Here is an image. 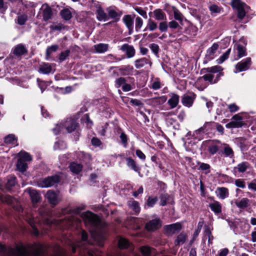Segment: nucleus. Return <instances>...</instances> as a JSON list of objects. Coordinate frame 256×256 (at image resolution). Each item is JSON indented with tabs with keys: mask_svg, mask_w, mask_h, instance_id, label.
Returning a JSON list of instances; mask_svg holds the SVG:
<instances>
[{
	"mask_svg": "<svg viewBox=\"0 0 256 256\" xmlns=\"http://www.w3.org/2000/svg\"><path fill=\"white\" fill-rule=\"evenodd\" d=\"M80 216L85 226L90 228V232L92 236L96 234L98 230L101 226L102 220L100 216L90 210L83 212Z\"/></svg>",
	"mask_w": 256,
	"mask_h": 256,
	"instance_id": "obj_1",
	"label": "nucleus"
},
{
	"mask_svg": "<svg viewBox=\"0 0 256 256\" xmlns=\"http://www.w3.org/2000/svg\"><path fill=\"white\" fill-rule=\"evenodd\" d=\"M35 248L32 252L33 256H42L45 252L44 246L40 242H34ZM17 256H29L28 250L22 244L17 245Z\"/></svg>",
	"mask_w": 256,
	"mask_h": 256,
	"instance_id": "obj_2",
	"label": "nucleus"
},
{
	"mask_svg": "<svg viewBox=\"0 0 256 256\" xmlns=\"http://www.w3.org/2000/svg\"><path fill=\"white\" fill-rule=\"evenodd\" d=\"M60 178L58 174L48 176L44 178L40 183L42 188H48L54 186L60 182Z\"/></svg>",
	"mask_w": 256,
	"mask_h": 256,
	"instance_id": "obj_3",
	"label": "nucleus"
},
{
	"mask_svg": "<svg viewBox=\"0 0 256 256\" xmlns=\"http://www.w3.org/2000/svg\"><path fill=\"white\" fill-rule=\"evenodd\" d=\"M231 6L233 8L237 10L238 18L240 20H242L246 16V12L244 10L246 4L240 0H232Z\"/></svg>",
	"mask_w": 256,
	"mask_h": 256,
	"instance_id": "obj_4",
	"label": "nucleus"
},
{
	"mask_svg": "<svg viewBox=\"0 0 256 256\" xmlns=\"http://www.w3.org/2000/svg\"><path fill=\"white\" fill-rule=\"evenodd\" d=\"M63 126L66 128L68 133H71L77 130L80 124L76 119L74 118H67L62 124Z\"/></svg>",
	"mask_w": 256,
	"mask_h": 256,
	"instance_id": "obj_5",
	"label": "nucleus"
},
{
	"mask_svg": "<svg viewBox=\"0 0 256 256\" xmlns=\"http://www.w3.org/2000/svg\"><path fill=\"white\" fill-rule=\"evenodd\" d=\"M106 12H108V19L110 18L113 20L108 22V23L104 24V25L106 26L110 25L114 22H118L120 20V16L122 14V12L118 10L116 11L114 9H110L108 8L106 9Z\"/></svg>",
	"mask_w": 256,
	"mask_h": 256,
	"instance_id": "obj_6",
	"label": "nucleus"
},
{
	"mask_svg": "<svg viewBox=\"0 0 256 256\" xmlns=\"http://www.w3.org/2000/svg\"><path fill=\"white\" fill-rule=\"evenodd\" d=\"M182 228V225L180 222H176L170 224L166 225L164 226V230L165 234L168 235H172L178 232Z\"/></svg>",
	"mask_w": 256,
	"mask_h": 256,
	"instance_id": "obj_7",
	"label": "nucleus"
},
{
	"mask_svg": "<svg viewBox=\"0 0 256 256\" xmlns=\"http://www.w3.org/2000/svg\"><path fill=\"white\" fill-rule=\"evenodd\" d=\"M162 225V220L158 218H156L147 222L145 228L148 232H154L160 228Z\"/></svg>",
	"mask_w": 256,
	"mask_h": 256,
	"instance_id": "obj_8",
	"label": "nucleus"
},
{
	"mask_svg": "<svg viewBox=\"0 0 256 256\" xmlns=\"http://www.w3.org/2000/svg\"><path fill=\"white\" fill-rule=\"evenodd\" d=\"M136 16L134 14L124 15L122 18V21L126 24L128 30V34H131L133 32L134 29V20Z\"/></svg>",
	"mask_w": 256,
	"mask_h": 256,
	"instance_id": "obj_9",
	"label": "nucleus"
},
{
	"mask_svg": "<svg viewBox=\"0 0 256 256\" xmlns=\"http://www.w3.org/2000/svg\"><path fill=\"white\" fill-rule=\"evenodd\" d=\"M46 198L48 202L54 206H56L60 202L58 194L54 190H48L46 194Z\"/></svg>",
	"mask_w": 256,
	"mask_h": 256,
	"instance_id": "obj_10",
	"label": "nucleus"
},
{
	"mask_svg": "<svg viewBox=\"0 0 256 256\" xmlns=\"http://www.w3.org/2000/svg\"><path fill=\"white\" fill-rule=\"evenodd\" d=\"M196 97V95L194 92L184 94L182 98V102L184 106L190 108L192 106Z\"/></svg>",
	"mask_w": 256,
	"mask_h": 256,
	"instance_id": "obj_11",
	"label": "nucleus"
},
{
	"mask_svg": "<svg viewBox=\"0 0 256 256\" xmlns=\"http://www.w3.org/2000/svg\"><path fill=\"white\" fill-rule=\"evenodd\" d=\"M0 253L9 256H17V245L15 248H12L10 246L6 247V245L0 244Z\"/></svg>",
	"mask_w": 256,
	"mask_h": 256,
	"instance_id": "obj_12",
	"label": "nucleus"
},
{
	"mask_svg": "<svg viewBox=\"0 0 256 256\" xmlns=\"http://www.w3.org/2000/svg\"><path fill=\"white\" fill-rule=\"evenodd\" d=\"M251 64V58H247L238 63L236 66V68L239 72L245 71L250 68Z\"/></svg>",
	"mask_w": 256,
	"mask_h": 256,
	"instance_id": "obj_13",
	"label": "nucleus"
},
{
	"mask_svg": "<svg viewBox=\"0 0 256 256\" xmlns=\"http://www.w3.org/2000/svg\"><path fill=\"white\" fill-rule=\"evenodd\" d=\"M28 50L26 46L22 44L16 45L14 50L13 54L17 57H20L22 55L27 54Z\"/></svg>",
	"mask_w": 256,
	"mask_h": 256,
	"instance_id": "obj_14",
	"label": "nucleus"
},
{
	"mask_svg": "<svg viewBox=\"0 0 256 256\" xmlns=\"http://www.w3.org/2000/svg\"><path fill=\"white\" fill-rule=\"evenodd\" d=\"M126 165L128 166L134 172L138 173H140L141 168L138 164H137L136 162L131 157H128L126 158Z\"/></svg>",
	"mask_w": 256,
	"mask_h": 256,
	"instance_id": "obj_15",
	"label": "nucleus"
},
{
	"mask_svg": "<svg viewBox=\"0 0 256 256\" xmlns=\"http://www.w3.org/2000/svg\"><path fill=\"white\" fill-rule=\"evenodd\" d=\"M120 50L126 52V57L131 58L133 57L136 53L135 50L132 46L128 44H124L120 48Z\"/></svg>",
	"mask_w": 256,
	"mask_h": 256,
	"instance_id": "obj_16",
	"label": "nucleus"
},
{
	"mask_svg": "<svg viewBox=\"0 0 256 256\" xmlns=\"http://www.w3.org/2000/svg\"><path fill=\"white\" fill-rule=\"evenodd\" d=\"M28 191L30 198L33 204H37L41 198V196L38 191L31 188H28Z\"/></svg>",
	"mask_w": 256,
	"mask_h": 256,
	"instance_id": "obj_17",
	"label": "nucleus"
},
{
	"mask_svg": "<svg viewBox=\"0 0 256 256\" xmlns=\"http://www.w3.org/2000/svg\"><path fill=\"white\" fill-rule=\"evenodd\" d=\"M96 18L98 21L107 20H108V14H106L101 6H98L96 10Z\"/></svg>",
	"mask_w": 256,
	"mask_h": 256,
	"instance_id": "obj_18",
	"label": "nucleus"
},
{
	"mask_svg": "<svg viewBox=\"0 0 256 256\" xmlns=\"http://www.w3.org/2000/svg\"><path fill=\"white\" fill-rule=\"evenodd\" d=\"M214 200V202L210 203L208 206L215 214H219L222 212V206L221 204L216 200H214V198H212Z\"/></svg>",
	"mask_w": 256,
	"mask_h": 256,
	"instance_id": "obj_19",
	"label": "nucleus"
},
{
	"mask_svg": "<svg viewBox=\"0 0 256 256\" xmlns=\"http://www.w3.org/2000/svg\"><path fill=\"white\" fill-rule=\"evenodd\" d=\"M44 6H46V8L42 11L43 20L46 22L52 18L53 13L52 8L47 4H45Z\"/></svg>",
	"mask_w": 256,
	"mask_h": 256,
	"instance_id": "obj_20",
	"label": "nucleus"
},
{
	"mask_svg": "<svg viewBox=\"0 0 256 256\" xmlns=\"http://www.w3.org/2000/svg\"><path fill=\"white\" fill-rule=\"evenodd\" d=\"M234 204L238 208L244 210L250 206V200L248 198H244L240 200H236Z\"/></svg>",
	"mask_w": 256,
	"mask_h": 256,
	"instance_id": "obj_21",
	"label": "nucleus"
},
{
	"mask_svg": "<svg viewBox=\"0 0 256 256\" xmlns=\"http://www.w3.org/2000/svg\"><path fill=\"white\" fill-rule=\"evenodd\" d=\"M216 193L218 197L224 200L228 196V190L224 187L217 188Z\"/></svg>",
	"mask_w": 256,
	"mask_h": 256,
	"instance_id": "obj_22",
	"label": "nucleus"
},
{
	"mask_svg": "<svg viewBox=\"0 0 256 256\" xmlns=\"http://www.w3.org/2000/svg\"><path fill=\"white\" fill-rule=\"evenodd\" d=\"M223 68L222 66H215L210 68H202L200 71V74H203L205 73H210L214 74L220 72V71H222Z\"/></svg>",
	"mask_w": 256,
	"mask_h": 256,
	"instance_id": "obj_23",
	"label": "nucleus"
},
{
	"mask_svg": "<svg viewBox=\"0 0 256 256\" xmlns=\"http://www.w3.org/2000/svg\"><path fill=\"white\" fill-rule=\"evenodd\" d=\"M16 166V170L22 174H24L28 168V163L22 162L20 159H18Z\"/></svg>",
	"mask_w": 256,
	"mask_h": 256,
	"instance_id": "obj_24",
	"label": "nucleus"
},
{
	"mask_svg": "<svg viewBox=\"0 0 256 256\" xmlns=\"http://www.w3.org/2000/svg\"><path fill=\"white\" fill-rule=\"evenodd\" d=\"M218 48V44L216 43H214L212 47L209 48L206 52V57L207 60H210L214 58V54L216 50Z\"/></svg>",
	"mask_w": 256,
	"mask_h": 256,
	"instance_id": "obj_25",
	"label": "nucleus"
},
{
	"mask_svg": "<svg viewBox=\"0 0 256 256\" xmlns=\"http://www.w3.org/2000/svg\"><path fill=\"white\" fill-rule=\"evenodd\" d=\"M52 67L51 64L48 63L44 62L40 65L38 72L42 74H48L51 72Z\"/></svg>",
	"mask_w": 256,
	"mask_h": 256,
	"instance_id": "obj_26",
	"label": "nucleus"
},
{
	"mask_svg": "<svg viewBox=\"0 0 256 256\" xmlns=\"http://www.w3.org/2000/svg\"><path fill=\"white\" fill-rule=\"evenodd\" d=\"M153 13L154 18L156 20H166V14L161 9H156L153 12Z\"/></svg>",
	"mask_w": 256,
	"mask_h": 256,
	"instance_id": "obj_27",
	"label": "nucleus"
},
{
	"mask_svg": "<svg viewBox=\"0 0 256 256\" xmlns=\"http://www.w3.org/2000/svg\"><path fill=\"white\" fill-rule=\"evenodd\" d=\"M82 165L75 162H71L69 166L70 171L75 174H78L82 169Z\"/></svg>",
	"mask_w": 256,
	"mask_h": 256,
	"instance_id": "obj_28",
	"label": "nucleus"
},
{
	"mask_svg": "<svg viewBox=\"0 0 256 256\" xmlns=\"http://www.w3.org/2000/svg\"><path fill=\"white\" fill-rule=\"evenodd\" d=\"M130 245V241L124 238H120L118 242V246L120 250H125L128 248Z\"/></svg>",
	"mask_w": 256,
	"mask_h": 256,
	"instance_id": "obj_29",
	"label": "nucleus"
},
{
	"mask_svg": "<svg viewBox=\"0 0 256 256\" xmlns=\"http://www.w3.org/2000/svg\"><path fill=\"white\" fill-rule=\"evenodd\" d=\"M250 166V164L248 162H243L238 164L236 166L234 167V170H237L238 172L243 173Z\"/></svg>",
	"mask_w": 256,
	"mask_h": 256,
	"instance_id": "obj_30",
	"label": "nucleus"
},
{
	"mask_svg": "<svg viewBox=\"0 0 256 256\" xmlns=\"http://www.w3.org/2000/svg\"><path fill=\"white\" fill-rule=\"evenodd\" d=\"M128 206L136 214H138L140 210L139 202L136 200L128 202Z\"/></svg>",
	"mask_w": 256,
	"mask_h": 256,
	"instance_id": "obj_31",
	"label": "nucleus"
},
{
	"mask_svg": "<svg viewBox=\"0 0 256 256\" xmlns=\"http://www.w3.org/2000/svg\"><path fill=\"white\" fill-rule=\"evenodd\" d=\"M179 102V96L176 94H173L170 98L168 100V103L172 108H176Z\"/></svg>",
	"mask_w": 256,
	"mask_h": 256,
	"instance_id": "obj_32",
	"label": "nucleus"
},
{
	"mask_svg": "<svg viewBox=\"0 0 256 256\" xmlns=\"http://www.w3.org/2000/svg\"><path fill=\"white\" fill-rule=\"evenodd\" d=\"M186 238L187 236L186 234L184 232L180 233L174 240V244L177 246L184 244L186 241Z\"/></svg>",
	"mask_w": 256,
	"mask_h": 256,
	"instance_id": "obj_33",
	"label": "nucleus"
},
{
	"mask_svg": "<svg viewBox=\"0 0 256 256\" xmlns=\"http://www.w3.org/2000/svg\"><path fill=\"white\" fill-rule=\"evenodd\" d=\"M18 158L22 160V162H28L32 160V157L30 154L26 152H20L18 154Z\"/></svg>",
	"mask_w": 256,
	"mask_h": 256,
	"instance_id": "obj_34",
	"label": "nucleus"
},
{
	"mask_svg": "<svg viewBox=\"0 0 256 256\" xmlns=\"http://www.w3.org/2000/svg\"><path fill=\"white\" fill-rule=\"evenodd\" d=\"M235 46L238 50L237 56L238 58L246 55V48L245 46L240 44H236Z\"/></svg>",
	"mask_w": 256,
	"mask_h": 256,
	"instance_id": "obj_35",
	"label": "nucleus"
},
{
	"mask_svg": "<svg viewBox=\"0 0 256 256\" xmlns=\"http://www.w3.org/2000/svg\"><path fill=\"white\" fill-rule=\"evenodd\" d=\"M198 134H196L195 132H194L192 136H191L190 132H188L186 135V137L187 138V139H190H190L192 140L190 142H188V144H196L198 143L199 141L201 140L200 138H198Z\"/></svg>",
	"mask_w": 256,
	"mask_h": 256,
	"instance_id": "obj_36",
	"label": "nucleus"
},
{
	"mask_svg": "<svg viewBox=\"0 0 256 256\" xmlns=\"http://www.w3.org/2000/svg\"><path fill=\"white\" fill-rule=\"evenodd\" d=\"M16 178L14 175L10 176L6 184V187L8 190H10L16 183Z\"/></svg>",
	"mask_w": 256,
	"mask_h": 256,
	"instance_id": "obj_37",
	"label": "nucleus"
},
{
	"mask_svg": "<svg viewBox=\"0 0 256 256\" xmlns=\"http://www.w3.org/2000/svg\"><path fill=\"white\" fill-rule=\"evenodd\" d=\"M62 18L65 20H69L72 18L71 12L68 8H64L60 12Z\"/></svg>",
	"mask_w": 256,
	"mask_h": 256,
	"instance_id": "obj_38",
	"label": "nucleus"
},
{
	"mask_svg": "<svg viewBox=\"0 0 256 256\" xmlns=\"http://www.w3.org/2000/svg\"><path fill=\"white\" fill-rule=\"evenodd\" d=\"M94 48L98 52L102 53L108 50V44H99L94 45Z\"/></svg>",
	"mask_w": 256,
	"mask_h": 256,
	"instance_id": "obj_39",
	"label": "nucleus"
},
{
	"mask_svg": "<svg viewBox=\"0 0 256 256\" xmlns=\"http://www.w3.org/2000/svg\"><path fill=\"white\" fill-rule=\"evenodd\" d=\"M116 132V134L120 139V142L123 144H126L128 140L127 135L120 128H118Z\"/></svg>",
	"mask_w": 256,
	"mask_h": 256,
	"instance_id": "obj_40",
	"label": "nucleus"
},
{
	"mask_svg": "<svg viewBox=\"0 0 256 256\" xmlns=\"http://www.w3.org/2000/svg\"><path fill=\"white\" fill-rule=\"evenodd\" d=\"M227 146L224 147L223 151L218 152V154H223L226 156H229L230 158H232L234 156L233 150L230 147L228 146L229 145Z\"/></svg>",
	"mask_w": 256,
	"mask_h": 256,
	"instance_id": "obj_41",
	"label": "nucleus"
},
{
	"mask_svg": "<svg viewBox=\"0 0 256 256\" xmlns=\"http://www.w3.org/2000/svg\"><path fill=\"white\" fill-rule=\"evenodd\" d=\"M197 164L200 166L199 168H198V170H206L205 174H209L210 172V166L209 164L201 162H198Z\"/></svg>",
	"mask_w": 256,
	"mask_h": 256,
	"instance_id": "obj_42",
	"label": "nucleus"
},
{
	"mask_svg": "<svg viewBox=\"0 0 256 256\" xmlns=\"http://www.w3.org/2000/svg\"><path fill=\"white\" fill-rule=\"evenodd\" d=\"M246 124L244 122H235L234 120H232L230 122L227 124H226V127L227 128H240L242 126H243Z\"/></svg>",
	"mask_w": 256,
	"mask_h": 256,
	"instance_id": "obj_43",
	"label": "nucleus"
},
{
	"mask_svg": "<svg viewBox=\"0 0 256 256\" xmlns=\"http://www.w3.org/2000/svg\"><path fill=\"white\" fill-rule=\"evenodd\" d=\"M170 195L168 193L161 194L160 196V205L162 206H165L168 204V201L169 200Z\"/></svg>",
	"mask_w": 256,
	"mask_h": 256,
	"instance_id": "obj_44",
	"label": "nucleus"
},
{
	"mask_svg": "<svg viewBox=\"0 0 256 256\" xmlns=\"http://www.w3.org/2000/svg\"><path fill=\"white\" fill-rule=\"evenodd\" d=\"M213 124L214 122H206L202 126L195 131L196 134H198L201 132H204L205 130L208 131L212 128Z\"/></svg>",
	"mask_w": 256,
	"mask_h": 256,
	"instance_id": "obj_45",
	"label": "nucleus"
},
{
	"mask_svg": "<svg viewBox=\"0 0 256 256\" xmlns=\"http://www.w3.org/2000/svg\"><path fill=\"white\" fill-rule=\"evenodd\" d=\"M17 140V138L14 134H9L4 138V142L6 144L16 142Z\"/></svg>",
	"mask_w": 256,
	"mask_h": 256,
	"instance_id": "obj_46",
	"label": "nucleus"
},
{
	"mask_svg": "<svg viewBox=\"0 0 256 256\" xmlns=\"http://www.w3.org/2000/svg\"><path fill=\"white\" fill-rule=\"evenodd\" d=\"M70 53V50H66L64 52H61L58 56V60L60 62H64L68 58Z\"/></svg>",
	"mask_w": 256,
	"mask_h": 256,
	"instance_id": "obj_47",
	"label": "nucleus"
},
{
	"mask_svg": "<svg viewBox=\"0 0 256 256\" xmlns=\"http://www.w3.org/2000/svg\"><path fill=\"white\" fill-rule=\"evenodd\" d=\"M148 59L144 58L135 60V66L136 68H140L143 67L145 64L148 63Z\"/></svg>",
	"mask_w": 256,
	"mask_h": 256,
	"instance_id": "obj_48",
	"label": "nucleus"
},
{
	"mask_svg": "<svg viewBox=\"0 0 256 256\" xmlns=\"http://www.w3.org/2000/svg\"><path fill=\"white\" fill-rule=\"evenodd\" d=\"M118 70L121 72L122 75H128L132 72V70H133V68L132 66H130L128 65L119 68Z\"/></svg>",
	"mask_w": 256,
	"mask_h": 256,
	"instance_id": "obj_49",
	"label": "nucleus"
},
{
	"mask_svg": "<svg viewBox=\"0 0 256 256\" xmlns=\"http://www.w3.org/2000/svg\"><path fill=\"white\" fill-rule=\"evenodd\" d=\"M158 200L157 196H149L146 200V205L148 207L152 208L155 205Z\"/></svg>",
	"mask_w": 256,
	"mask_h": 256,
	"instance_id": "obj_50",
	"label": "nucleus"
},
{
	"mask_svg": "<svg viewBox=\"0 0 256 256\" xmlns=\"http://www.w3.org/2000/svg\"><path fill=\"white\" fill-rule=\"evenodd\" d=\"M28 20V16L24 14H20L17 17L16 23L19 25L22 26L25 24Z\"/></svg>",
	"mask_w": 256,
	"mask_h": 256,
	"instance_id": "obj_51",
	"label": "nucleus"
},
{
	"mask_svg": "<svg viewBox=\"0 0 256 256\" xmlns=\"http://www.w3.org/2000/svg\"><path fill=\"white\" fill-rule=\"evenodd\" d=\"M0 200L8 204H10L13 202L12 197L10 195H2L0 196Z\"/></svg>",
	"mask_w": 256,
	"mask_h": 256,
	"instance_id": "obj_52",
	"label": "nucleus"
},
{
	"mask_svg": "<svg viewBox=\"0 0 256 256\" xmlns=\"http://www.w3.org/2000/svg\"><path fill=\"white\" fill-rule=\"evenodd\" d=\"M174 16L175 20L182 22L183 20V16L181 12L176 8L173 7Z\"/></svg>",
	"mask_w": 256,
	"mask_h": 256,
	"instance_id": "obj_53",
	"label": "nucleus"
},
{
	"mask_svg": "<svg viewBox=\"0 0 256 256\" xmlns=\"http://www.w3.org/2000/svg\"><path fill=\"white\" fill-rule=\"evenodd\" d=\"M204 232L206 234V236H208V245L210 244H212V241L214 239V236L212 235L210 228L208 226H205Z\"/></svg>",
	"mask_w": 256,
	"mask_h": 256,
	"instance_id": "obj_54",
	"label": "nucleus"
},
{
	"mask_svg": "<svg viewBox=\"0 0 256 256\" xmlns=\"http://www.w3.org/2000/svg\"><path fill=\"white\" fill-rule=\"evenodd\" d=\"M140 252L142 256H150L151 248L148 246H142L140 248Z\"/></svg>",
	"mask_w": 256,
	"mask_h": 256,
	"instance_id": "obj_55",
	"label": "nucleus"
},
{
	"mask_svg": "<svg viewBox=\"0 0 256 256\" xmlns=\"http://www.w3.org/2000/svg\"><path fill=\"white\" fill-rule=\"evenodd\" d=\"M58 48V46L57 44L52 45L48 47L46 50V56L49 57L52 52H56Z\"/></svg>",
	"mask_w": 256,
	"mask_h": 256,
	"instance_id": "obj_56",
	"label": "nucleus"
},
{
	"mask_svg": "<svg viewBox=\"0 0 256 256\" xmlns=\"http://www.w3.org/2000/svg\"><path fill=\"white\" fill-rule=\"evenodd\" d=\"M147 26L150 31H154L158 28L157 24L151 18L148 20Z\"/></svg>",
	"mask_w": 256,
	"mask_h": 256,
	"instance_id": "obj_57",
	"label": "nucleus"
},
{
	"mask_svg": "<svg viewBox=\"0 0 256 256\" xmlns=\"http://www.w3.org/2000/svg\"><path fill=\"white\" fill-rule=\"evenodd\" d=\"M151 160L154 162L156 166H158L159 168L164 171V167L162 166L161 162L160 161V158L156 156V155H154L151 157Z\"/></svg>",
	"mask_w": 256,
	"mask_h": 256,
	"instance_id": "obj_58",
	"label": "nucleus"
},
{
	"mask_svg": "<svg viewBox=\"0 0 256 256\" xmlns=\"http://www.w3.org/2000/svg\"><path fill=\"white\" fill-rule=\"evenodd\" d=\"M167 100L166 96H162L153 98V102L156 104H162L164 103Z\"/></svg>",
	"mask_w": 256,
	"mask_h": 256,
	"instance_id": "obj_59",
	"label": "nucleus"
},
{
	"mask_svg": "<svg viewBox=\"0 0 256 256\" xmlns=\"http://www.w3.org/2000/svg\"><path fill=\"white\" fill-rule=\"evenodd\" d=\"M202 220L198 222L197 228L196 229L194 232V237H197L200 232L201 229L204 225V221L202 219H201Z\"/></svg>",
	"mask_w": 256,
	"mask_h": 256,
	"instance_id": "obj_60",
	"label": "nucleus"
},
{
	"mask_svg": "<svg viewBox=\"0 0 256 256\" xmlns=\"http://www.w3.org/2000/svg\"><path fill=\"white\" fill-rule=\"evenodd\" d=\"M214 76L210 74H206L200 78L204 79V81H208L210 84H214Z\"/></svg>",
	"mask_w": 256,
	"mask_h": 256,
	"instance_id": "obj_61",
	"label": "nucleus"
},
{
	"mask_svg": "<svg viewBox=\"0 0 256 256\" xmlns=\"http://www.w3.org/2000/svg\"><path fill=\"white\" fill-rule=\"evenodd\" d=\"M231 51V48H228L226 52L224 53L220 57V58L218 59V64H221L225 60H226L228 58L230 54Z\"/></svg>",
	"mask_w": 256,
	"mask_h": 256,
	"instance_id": "obj_62",
	"label": "nucleus"
},
{
	"mask_svg": "<svg viewBox=\"0 0 256 256\" xmlns=\"http://www.w3.org/2000/svg\"><path fill=\"white\" fill-rule=\"evenodd\" d=\"M143 24L142 20L139 16L136 18L135 28L136 32H138Z\"/></svg>",
	"mask_w": 256,
	"mask_h": 256,
	"instance_id": "obj_63",
	"label": "nucleus"
},
{
	"mask_svg": "<svg viewBox=\"0 0 256 256\" xmlns=\"http://www.w3.org/2000/svg\"><path fill=\"white\" fill-rule=\"evenodd\" d=\"M168 24L167 22L164 21L159 24V30L161 32H166L168 29Z\"/></svg>",
	"mask_w": 256,
	"mask_h": 256,
	"instance_id": "obj_64",
	"label": "nucleus"
}]
</instances>
